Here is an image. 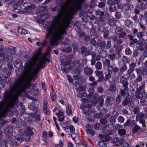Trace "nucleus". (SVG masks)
Instances as JSON below:
<instances>
[{
  "label": "nucleus",
  "instance_id": "f257e3e1",
  "mask_svg": "<svg viewBox=\"0 0 147 147\" xmlns=\"http://www.w3.org/2000/svg\"><path fill=\"white\" fill-rule=\"evenodd\" d=\"M27 73H25L24 78L21 77L15 81L14 84L10 86V89L5 91L4 94L5 100L3 101H18L19 96L25 89L30 86Z\"/></svg>",
  "mask_w": 147,
  "mask_h": 147
},
{
  "label": "nucleus",
  "instance_id": "f03ea898",
  "mask_svg": "<svg viewBox=\"0 0 147 147\" xmlns=\"http://www.w3.org/2000/svg\"><path fill=\"white\" fill-rule=\"evenodd\" d=\"M28 58L30 60L25 63L24 66V71L23 72V76L22 78H24L25 76V73L27 72V77L28 78L30 83L31 79L29 74L30 73L34 76L37 75V51H34V55L30 59L28 57Z\"/></svg>",
  "mask_w": 147,
  "mask_h": 147
},
{
  "label": "nucleus",
  "instance_id": "7ed1b4c3",
  "mask_svg": "<svg viewBox=\"0 0 147 147\" xmlns=\"http://www.w3.org/2000/svg\"><path fill=\"white\" fill-rule=\"evenodd\" d=\"M16 102H1L0 103V120L5 117L10 108H13Z\"/></svg>",
  "mask_w": 147,
  "mask_h": 147
},
{
  "label": "nucleus",
  "instance_id": "20e7f679",
  "mask_svg": "<svg viewBox=\"0 0 147 147\" xmlns=\"http://www.w3.org/2000/svg\"><path fill=\"white\" fill-rule=\"evenodd\" d=\"M55 30L57 32L56 35L52 36L49 40L50 43L53 45H55L56 43L55 40L58 42L63 39V35L67 34L66 30L65 28L55 29Z\"/></svg>",
  "mask_w": 147,
  "mask_h": 147
},
{
  "label": "nucleus",
  "instance_id": "39448f33",
  "mask_svg": "<svg viewBox=\"0 0 147 147\" xmlns=\"http://www.w3.org/2000/svg\"><path fill=\"white\" fill-rule=\"evenodd\" d=\"M119 3H120V0H108L107 3L109 5V9L110 11H115L117 10V8L119 9Z\"/></svg>",
  "mask_w": 147,
  "mask_h": 147
},
{
  "label": "nucleus",
  "instance_id": "423d86ee",
  "mask_svg": "<svg viewBox=\"0 0 147 147\" xmlns=\"http://www.w3.org/2000/svg\"><path fill=\"white\" fill-rule=\"evenodd\" d=\"M69 128L71 132L72 133L71 136L72 139L76 144L79 143L80 142V139L78 134L74 133L75 128L73 125H71L69 126Z\"/></svg>",
  "mask_w": 147,
  "mask_h": 147
},
{
  "label": "nucleus",
  "instance_id": "0eeeda50",
  "mask_svg": "<svg viewBox=\"0 0 147 147\" xmlns=\"http://www.w3.org/2000/svg\"><path fill=\"white\" fill-rule=\"evenodd\" d=\"M113 125L109 124L104 125L102 128L104 134L106 135H111L113 134L112 132L114 128Z\"/></svg>",
  "mask_w": 147,
  "mask_h": 147
},
{
  "label": "nucleus",
  "instance_id": "6e6552de",
  "mask_svg": "<svg viewBox=\"0 0 147 147\" xmlns=\"http://www.w3.org/2000/svg\"><path fill=\"white\" fill-rule=\"evenodd\" d=\"M83 103H88L87 105H82L80 106V109L82 110H83L84 114H86L87 112L86 111L84 110L86 109V108H88L90 109L92 106V104L93 102H95L96 104H97L99 102H82Z\"/></svg>",
  "mask_w": 147,
  "mask_h": 147
},
{
  "label": "nucleus",
  "instance_id": "1a4fd4ad",
  "mask_svg": "<svg viewBox=\"0 0 147 147\" xmlns=\"http://www.w3.org/2000/svg\"><path fill=\"white\" fill-rule=\"evenodd\" d=\"M36 7V6L33 4L27 6L24 8L25 10L23 11V13L26 14H31L33 13L34 9Z\"/></svg>",
  "mask_w": 147,
  "mask_h": 147
},
{
  "label": "nucleus",
  "instance_id": "9d476101",
  "mask_svg": "<svg viewBox=\"0 0 147 147\" xmlns=\"http://www.w3.org/2000/svg\"><path fill=\"white\" fill-rule=\"evenodd\" d=\"M120 82L122 84L125 91H127L129 89L128 86L129 84L127 79L123 76H121L120 78Z\"/></svg>",
  "mask_w": 147,
  "mask_h": 147
},
{
  "label": "nucleus",
  "instance_id": "9b49d317",
  "mask_svg": "<svg viewBox=\"0 0 147 147\" xmlns=\"http://www.w3.org/2000/svg\"><path fill=\"white\" fill-rule=\"evenodd\" d=\"M131 5L128 3L124 4L119 3L118 7L119 9H121L123 11H126L131 9Z\"/></svg>",
  "mask_w": 147,
  "mask_h": 147
},
{
  "label": "nucleus",
  "instance_id": "f8f14e48",
  "mask_svg": "<svg viewBox=\"0 0 147 147\" xmlns=\"http://www.w3.org/2000/svg\"><path fill=\"white\" fill-rule=\"evenodd\" d=\"M45 28L47 29V33L46 36V39H49L53 34V28L52 26L47 25Z\"/></svg>",
  "mask_w": 147,
  "mask_h": 147
},
{
  "label": "nucleus",
  "instance_id": "ddd939ff",
  "mask_svg": "<svg viewBox=\"0 0 147 147\" xmlns=\"http://www.w3.org/2000/svg\"><path fill=\"white\" fill-rule=\"evenodd\" d=\"M125 90L124 89L123 90H121L119 93L120 94H118L116 97L115 101H121L122 98L124 99V98L125 97Z\"/></svg>",
  "mask_w": 147,
  "mask_h": 147
},
{
  "label": "nucleus",
  "instance_id": "4468645a",
  "mask_svg": "<svg viewBox=\"0 0 147 147\" xmlns=\"http://www.w3.org/2000/svg\"><path fill=\"white\" fill-rule=\"evenodd\" d=\"M136 71L137 74H140L141 75H146L147 74V69L146 67H143L142 68H136Z\"/></svg>",
  "mask_w": 147,
  "mask_h": 147
},
{
  "label": "nucleus",
  "instance_id": "2eb2a0df",
  "mask_svg": "<svg viewBox=\"0 0 147 147\" xmlns=\"http://www.w3.org/2000/svg\"><path fill=\"white\" fill-rule=\"evenodd\" d=\"M135 93H136L139 94H141L142 96L144 95H145L146 93L144 90V86H140L139 88H137L136 89V91H135Z\"/></svg>",
  "mask_w": 147,
  "mask_h": 147
},
{
  "label": "nucleus",
  "instance_id": "dca6fc26",
  "mask_svg": "<svg viewBox=\"0 0 147 147\" xmlns=\"http://www.w3.org/2000/svg\"><path fill=\"white\" fill-rule=\"evenodd\" d=\"M97 44L98 47H100L101 49L104 50L105 49L106 46L105 41L99 39L98 40Z\"/></svg>",
  "mask_w": 147,
  "mask_h": 147
},
{
  "label": "nucleus",
  "instance_id": "f3484780",
  "mask_svg": "<svg viewBox=\"0 0 147 147\" xmlns=\"http://www.w3.org/2000/svg\"><path fill=\"white\" fill-rule=\"evenodd\" d=\"M84 71L85 74L86 76H91L93 73L92 69L88 66L85 67Z\"/></svg>",
  "mask_w": 147,
  "mask_h": 147
},
{
  "label": "nucleus",
  "instance_id": "a211bd4d",
  "mask_svg": "<svg viewBox=\"0 0 147 147\" xmlns=\"http://www.w3.org/2000/svg\"><path fill=\"white\" fill-rule=\"evenodd\" d=\"M49 54L48 53H46L43 54V55L42 57L41 61L44 62H47L49 63L50 62V59L47 57H49Z\"/></svg>",
  "mask_w": 147,
  "mask_h": 147
},
{
  "label": "nucleus",
  "instance_id": "6ab92c4d",
  "mask_svg": "<svg viewBox=\"0 0 147 147\" xmlns=\"http://www.w3.org/2000/svg\"><path fill=\"white\" fill-rule=\"evenodd\" d=\"M13 131L12 127L11 125H7L4 130V133L6 134H8L9 133L12 132Z\"/></svg>",
  "mask_w": 147,
  "mask_h": 147
},
{
  "label": "nucleus",
  "instance_id": "aec40b11",
  "mask_svg": "<svg viewBox=\"0 0 147 147\" xmlns=\"http://www.w3.org/2000/svg\"><path fill=\"white\" fill-rule=\"evenodd\" d=\"M5 50L6 51L12 54H14L16 53L15 48L11 46H9L6 48L5 49Z\"/></svg>",
  "mask_w": 147,
  "mask_h": 147
},
{
  "label": "nucleus",
  "instance_id": "412c9836",
  "mask_svg": "<svg viewBox=\"0 0 147 147\" xmlns=\"http://www.w3.org/2000/svg\"><path fill=\"white\" fill-rule=\"evenodd\" d=\"M43 109L44 113L47 115H48L50 114L49 110L47 109V102H44Z\"/></svg>",
  "mask_w": 147,
  "mask_h": 147
},
{
  "label": "nucleus",
  "instance_id": "4be33fe9",
  "mask_svg": "<svg viewBox=\"0 0 147 147\" xmlns=\"http://www.w3.org/2000/svg\"><path fill=\"white\" fill-rule=\"evenodd\" d=\"M109 135H106L105 136H102L100 138V140L101 141L106 142L109 141L111 139V138L108 136Z\"/></svg>",
  "mask_w": 147,
  "mask_h": 147
},
{
  "label": "nucleus",
  "instance_id": "5701e85b",
  "mask_svg": "<svg viewBox=\"0 0 147 147\" xmlns=\"http://www.w3.org/2000/svg\"><path fill=\"white\" fill-rule=\"evenodd\" d=\"M140 130L142 131V129L140 126L136 124L132 128V132L133 134H134L138 132Z\"/></svg>",
  "mask_w": 147,
  "mask_h": 147
},
{
  "label": "nucleus",
  "instance_id": "b1692460",
  "mask_svg": "<svg viewBox=\"0 0 147 147\" xmlns=\"http://www.w3.org/2000/svg\"><path fill=\"white\" fill-rule=\"evenodd\" d=\"M80 67L78 66L73 68L72 70V74H80L81 70L80 69Z\"/></svg>",
  "mask_w": 147,
  "mask_h": 147
},
{
  "label": "nucleus",
  "instance_id": "393cba45",
  "mask_svg": "<svg viewBox=\"0 0 147 147\" xmlns=\"http://www.w3.org/2000/svg\"><path fill=\"white\" fill-rule=\"evenodd\" d=\"M125 26L129 28H131L133 26V22L131 20H125Z\"/></svg>",
  "mask_w": 147,
  "mask_h": 147
},
{
  "label": "nucleus",
  "instance_id": "a878e982",
  "mask_svg": "<svg viewBox=\"0 0 147 147\" xmlns=\"http://www.w3.org/2000/svg\"><path fill=\"white\" fill-rule=\"evenodd\" d=\"M86 85H81L79 86V87L76 90L77 92H82L86 90Z\"/></svg>",
  "mask_w": 147,
  "mask_h": 147
},
{
  "label": "nucleus",
  "instance_id": "bb28decb",
  "mask_svg": "<svg viewBox=\"0 0 147 147\" xmlns=\"http://www.w3.org/2000/svg\"><path fill=\"white\" fill-rule=\"evenodd\" d=\"M103 67L104 68L108 67L110 66V61L108 59H106L105 61L102 62Z\"/></svg>",
  "mask_w": 147,
  "mask_h": 147
},
{
  "label": "nucleus",
  "instance_id": "cd10ccee",
  "mask_svg": "<svg viewBox=\"0 0 147 147\" xmlns=\"http://www.w3.org/2000/svg\"><path fill=\"white\" fill-rule=\"evenodd\" d=\"M15 138L20 142L24 140L23 135L18 134L15 136Z\"/></svg>",
  "mask_w": 147,
  "mask_h": 147
},
{
  "label": "nucleus",
  "instance_id": "c85d7f7f",
  "mask_svg": "<svg viewBox=\"0 0 147 147\" xmlns=\"http://www.w3.org/2000/svg\"><path fill=\"white\" fill-rule=\"evenodd\" d=\"M94 13L96 15H100V18H102L104 17V12L103 11H100V10H98L95 11Z\"/></svg>",
  "mask_w": 147,
  "mask_h": 147
},
{
  "label": "nucleus",
  "instance_id": "c756f323",
  "mask_svg": "<svg viewBox=\"0 0 147 147\" xmlns=\"http://www.w3.org/2000/svg\"><path fill=\"white\" fill-rule=\"evenodd\" d=\"M146 43V42L144 39L140 38L138 40L137 44L140 46H142L145 45Z\"/></svg>",
  "mask_w": 147,
  "mask_h": 147
},
{
  "label": "nucleus",
  "instance_id": "7c9ffc66",
  "mask_svg": "<svg viewBox=\"0 0 147 147\" xmlns=\"http://www.w3.org/2000/svg\"><path fill=\"white\" fill-rule=\"evenodd\" d=\"M18 32L19 33L23 35H25L27 33V30L24 28L18 27Z\"/></svg>",
  "mask_w": 147,
  "mask_h": 147
},
{
  "label": "nucleus",
  "instance_id": "2f4dec72",
  "mask_svg": "<svg viewBox=\"0 0 147 147\" xmlns=\"http://www.w3.org/2000/svg\"><path fill=\"white\" fill-rule=\"evenodd\" d=\"M50 96L52 101H54L57 98V94L55 92H50Z\"/></svg>",
  "mask_w": 147,
  "mask_h": 147
},
{
  "label": "nucleus",
  "instance_id": "473e14b6",
  "mask_svg": "<svg viewBox=\"0 0 147 147\" xmlns=\"http://www.w3.org/2000/svg\"><path fill=\"white\" fill-rule=\"evenodd\" d=\"M59 18V17L58 16H54L53 18L52 21L51 22L52 24L53 25H55Z\"/></svg>",
  "mask_w": 147,
  "mask_h": 147
},
{
  "label": "nucleus",
  "instance_id": "72a5a7b5",
  "mask_svg": "<svg viewBox=\"0 0 147 147\" xmlns=\"http://www.w3.org/2000/svg\"><path fill=\"white\" fill-rule=\"evenodd\" d=\"M133 123V121H131V120L128 119L123 124V126L124 127H129Z\"/></svg>",
  "mask_w": 147,
  "mask_h": 147
},
{
  "label": "nucleus",
  "instance_id": "f704fd0d",
  "mask_svg": "<svg viewBox=\"0 0 147 147\" xmlns=\"http://www.w3.org/2000/svg\"><path fill=\"white\" fill-rule=\"evenodd\" d=\"M116 88L115 85L114 84H112L109 86L108 90L110 92L115 91Z\"/></svg>",
  "mask_w": 147,
  "mask_h": 147
},
{
  "label": "nucleus",
  "instance_id": "c9c22d12",
  "mask_svg": "<svg viewBox=\"0 0 147 147\" xmlns=\"http://www.w3.org/2000/svg\"><path fill=\"white\" fill-rule=\"evenodd\" d=\"M100 123L102 124L103 127L104 125H107L108 121L106 118H103L100 119Z\"/></svg>",
  "mask_w": 147,
  "mask_h": 147
},
{
  "label": "nucleus",
  "instance_id": "e433bc0d",
  "mask_svg": "<svg viewBox=\"0 0 147 147\" xmlns=\"http://www.w3.org/2000/svg\"><path fill=\"white\" fill-rule=\"evenodd\" d=\"M127 68L126 65L124 64L121 66L119 70L121 73H123L124 72L127 70Z\"/></svg>",
  "mask_w": 147,
  "mask_h": 147
},
{
  "label": "nucleus",
  "instance_id": "4c0bfd02",
  "mask_svg": "<svg viewBox=\"0 0 147 147\" xmlns=\"http://www.w3.org/2000/svg\"><path fill=\"white\" fill-rule=\"evenodd\" d=\"M26 133L30 136H32L33 134V132L31 130V128L30 127H28L26 129V131H25Z\"/></svg>",
  "mask_w": 147,
  "mask_h": 147
},
{
  "label": "nucleus",
  "instance_id": "58836bf2",
  "mask_svg": "<svg viewBox=\"0 0 147 147\" xmlns=\"http://www.w3.org/2000/svg\"><path fill=\"white\" fill-rule=\"evenodd\" d=\"M71 106L69 105H68L66 107V112L68 115H70L72 113L71 109Z\"/></svg>",
  "mask_w": 147,
  "mask_h": 147
},
{
  "label": "nucleus",
  "instance_id": "ea45409f",
  "mask_svg": "<svg viewBox=\"0 0 147 147\" xmlns=\"http://www.w3.org/2000/svg\"><path fill=\"white\" fill-rule=\"evenodd\" d=\"M24 138V140L26 141H28L30 139V135L27 134L26 133H24L22 134Z\"/></svg>",
  "mask_w": 147,
  "mask_h": 147
},
{
  "label": "nucleus",
  "instance_id": "a19ab883",
  "mask_svg": "<svg viewBox=\"0 0 147 147\" xmlns=\"http://www.w3.org/2000/svg\"><path fill=\"white\" fill-rule=\"evenodd\" d=\"M80 49L81 54L83 55L87 50V48L84 46H82Z\"/></svg>",
  "mask_w": 147,
  "mask_h": 147
},
{
  "label": "nucleus",
  "instance_id": "79ce46f5",
  "mask_svg": "<svg viewBox=\"0 0 147 147\" xmlns=\"http://www.w3.org/2000/svg\"><path fill=\"white\" fill-rule=\"evenodd\" d=\"M5 58L7 59V61L8 62H10L13 59V57L11 54L9 55H6L5 57Z\"/></svg>",
  "mask_w": 147,
  "mask_h": 147
},
{
  "label": "nucleus",
  "instance_id": "37998d69",
  "mask_svg": "<svg viewBox=\"0 0 147 147\" xmlns=\"http://www.w3.org/2000/svg\"><path fill=\"white\" fill-rule=\"evenodd\" d=\"M116 118V117L115 115L111 116L109 119V122L111 123H114L115 121Z\"/></svg>",
  "mask_w": 147,
  "mask_h": 147
},
{
  "label": "nucleus",
  "instance_id": "c03bdc74",
  "mask_svg": "<svg viewBox=\"0 0 147 147\" xmlns=\"http://www.w3.org/2000/svg\"><path fill=\"white\" fill-rule=\"evenodd\" d=\"M102 64L100 62L98 61L95 64V67L96 69L98 70L101 69L102 68Z\"/></svg>",
  "mask_w": 147,
  "mask_h": 147
},
{
  "label": "nucleus",
  "instance_id": "a18cd8bd",
  "mask_svg": "<svg viewBox=\"0 0 147 147\" xmlns=\"http://www.w3.org/2000/svg\"><path fill=\"white\" fill-rule=\"evenodd\" d=\"M146 4L144 3H141L139 6V8L141 10H144L146 7Z\"/></svg>",
  "mask_w": 147,
  "mask_h": 147
},
{
  "label": "nucleus",
  "instance_id": "49530a36",
  "mask_svg": "<svg viewBox=\"0 0 147 147\" xmlns=\"http://www.w3.org/2000/svg\"><path fill=\"white\" fill-rule=\"evenodd\" d=\"M126 131L125 130L123 129H119L118 131V133L121 136L125 135L126 134Z\"/></svg>",
  "mask_w": 147,
  "mask_h": 147
},
{
  "label": "nucleus",
  "instance_id": "de8ad7c7",
  "mask_svg": "<svg viewBox=\"0 0 147 147\" xmlns=\"http://www.w3.org/2000/svg\"><path fill=\"white\" fill-rule=\"evenodd\" d=\"M37 63L38 64V65L40 68L42 69H44L45 66L46 64V63L45 62H44L41 61V62L40 63H38L37 62Z\"/></svg>",
  "mask_w": 147,
  "mask_h": 147
},
{
  "label": "nucleus",
  "instance_id": "09e8293b",
  "mask_svg": "<svg viewBox=\"0 0 147 147\" xmlns=\"http://www.w3.org/2000/svg\"><path fill=\"white\" fill-rule=\"evenodd\" d=\"M72 49L71 47H68L63 49V51L67 53H70Z\"/></svg>",
  "mask_w": 147,
  "mask_h": 147
},
{
  "label": "nucleus",
  "instance_id": "8fccbe9b",
  "mask_svg": "<svg viewBox=\"0 0 147 147\" xmlns=\"http://www.w3.org/2000/svg\"><path fill=\"white\" fill-rule=\"evenodd\" d=\"M11 144L13 146H17L19 145V144L14 139L11 140Z\"/></svg>",
  "mask_w": 147,
  "mask_h": 147
},
{
  "label": "nucleus",
  "instance_id": "3c124183",
  "mask_svg": "<svg viewBox=\"0 0 147 147\" xmlns=\"http://www.w3.org/2000/svg\"><path fill=\"white\" fill-rule=\"evenodd\" d=\"M93 53V52L90 49L87 50L84 54L85 56H87L91 55Z\"/></svg>",
  "mask_w": 147,
  "mask_h": 147
},
{
  "label": "nucleus",
  "instance_id": "603ef678",
  "mask_svg": "<svg viewBox=\"0 0 147 147\" xmlns=\"http://www.w3.org/2000/svg\"><path fill=\"white\" fill-rule=\"evenodd\" d=\"M86 131L87 134H89L92 136H94L95 134V133L93 130L88 128L86 130Z\"/></svg>",
  "mask_w": 147,
  "mask_h": 147
},
{
  "label": "nucleus",
  "instance_id": "864d4df0",
  "mask_svg": "<svg viewBox=\"0 0 147 147\" xmlns=\"http://www.w3.org/2000/svg\"><path fill=\"white\" fill-rule=\"evenodd\" d=\"M87 94L86 92H83L82 93H79L77 95V96L78 97H83L87 96Z\"/></svg>",
  "mask_w": 147,
  "mask_h": 147
},
{
  "label": "nucleus",
  "instance_id": "5fc2aeb1",
  "mask_svg": "<svg viewBox=\"0 0 147 147\" xmlns=\"http://www.w3.org/2000/svg\"><path fill=\"white\" fill-rule=\"evenodd\" d=\"M109 57L112 61H113L115 59L116 57V54L115 53H112L111 54H109Z\"/></svg>",
  "mask_w": 147,
  "mask_h": 147
},
{
  "label": "nucleus",
  "instance_id": "6e6d98bb",
  "mask_svg": "<svg viewBox=\"0 0 147 147\" xmlns=\"http://www.w3.org/2000/svg\"><path fill=\"white\" fill-rule=\"evenodd\" d=\"M98 144L100 147H107L106 144L102 141L98 142Z\"/></svg>",
  "mask_w": 147,
  "mask_h": 147
},
{
  "label": "nucleus",
  "instance_id": "4d7b16f0",
  "mask_svg": "<svg viewBox=\"0 0 147 147\" xmlns=\"http://www.w3.org/2000/svg\"><path fill=\"white\" fill-rule=\"evenodd\" d=\"M125 54L127 55H130L131 54V51L129 48H127L125 49Z\"/></svg>",
  "mask_w": 147,
  "mask_h": 147
},
{
  "label": "nucleus",
  "instance_id": "13d9d810",
  "mask_svg": "<svg viewBox=\"0 0 147 147\" xmlns=\"http://www.w3.org/2000/svg\"><path fill=\"white\" fill-rule=\"evenodd\" d=\"M98 30L100 32H104L106 30V28L102 25L99 26L98 28Z\"/></svg>",
  "mask_w": 147,
  "mask_h": 147
},
{
  "label": "nucleus",
  "instance_id": "bf43d9fd",
  "mask_svg": "<svg viewBox=\"0 0 147 147\" xmlns=\"http://www.w3.org/2000/svg\"><path fill=\"white\" fill-rule=\"evenodd\" d=\"M105 5L106 4L105 3L102 2L98 3V6L99 8L103 9L105 7Z\"/></svg>",
  "mask_w": 147,
  "mask_h": 147
},
{
  "label": "nucleus",
  "instance_id": "052dcab7",
  "mask_svg": "<svg viewBox=\"0 0 147 147\" xmlns=\"http://www.w3.org/2000/svg\"><path fill=\"white\" fill-rule=\"evenodd\" d=\"M90 43L92 45L95 46L97 43L95 39L94 38H92L90 40Z\"/></svg>",
  "mask_w": 147,
  "mask_h": 147
},
{
  "label": "nucleus",
  "instance_id": "680f3d73",
  "mask_svg": "<svg viewBox=\"0 0 147 147\" xmlns=\"http://www.w3.org/2000/svg\"><path fill=\"white\" fill-rule=\"evenodd\" d=\"M58 111V112L56 113H55V115L57 116V117H59L61 116H63V113L61 110H59Z\"/></svg>",
  "mask_w": 147,
  "mask_h": 147
},
{
  "label": "nucleus",
  "instance_id": "e2e57ef3",
  "mask_svg": "<svg viewBox=\"0 0 147 147\" xmlns=\"http://www.w3.org/2000/svg\"><path fill=\"white\" fill-rule=\"evenodd\" d=\"M103 33V37L105 39H107L109 35V32L108 30L105 31Z\"/></svg>",
  "mask_w": 147,
  "mask_h": 147
},
{
  "label": "nucleus",
  "instance_id": "0e129e2a",
  "mask_svg": "<svg viewBox=\"0 0 147 147\" xmlns=\"http://www.w3.org/2000/svg\"><path fill=\"white\" fill-rule=\"evenodd\" d=\"M138 76L137 78L135 80L136 82H138L140 81L142 79V75L140 74H137Z\"/></svg>",
  "mask_w": 147,
  "mask_h": 147
},
{
  "label": "nucleus",
  "instance_id": "69168bd1",
  "mask_svg": "<svg viewBox=\"0 0 147 147\" xmlns=\"http://www.w3.org/2000/svg\"><path fill=\"white\" fill-rule=\"evenodd\" d=\"M145 32V31L142 32H138L137 34V38H142L144 36V34Z\"/></svg>",
  "mask_w": 147,
  "mask_h": 147
},
{
  "label": "nucleus",
  "instance_id": "338daca9",
  "mask_svg": "<svg viewBox=\"0 0 147 147\" xmlns=\"http://www.w3.org/2000/svg\"><path fill=\"white\" fill-rule=\"evenodd\" d=\"M108 23L111 26H113L115 23L114 20L111 18H109L108 20Z\"/></svg>",
  "mask_w": 147,
  "mask_h": 147
},
{
  "label": "nucleus",
  "instance_id": "774afa93",
  "mask_svg": "<svg viewBox=\"0 0 147 147\" xmlns=\"http://www.w3.org/2000/svg\"><path fill=\"white\" fill-rule=\"evenodd\" d=\"M67 78L69 82L72 83L73 82V80L71 76L70 75H67Z\"/></svg>",
  "mask_w": 147,
  "mask_h": 147
}]
</instances>
